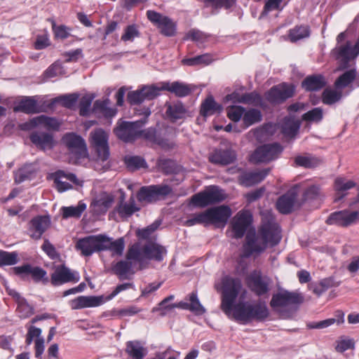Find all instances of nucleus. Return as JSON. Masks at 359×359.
<instances>
[{
    "mask_svg": "<svg viewBox=\"0 0 359 359\" xmlns=\"http://www.w3.org/2000/svg\"><path fill=\"white\" fill-rule=\"evenodd\" d=\"M320 194V188L317 185H311L306 188L302 195V203L316 200Z\"/></svg>",
    "mask_w": 359,
    "mask_h": 359,
    "instance_id": "obj_60",
    "label": "nucleus"
},
{
    "mask_svg": "<svg viewBox=\"0 0 359 359\" xmlns=\"http://www.w3.org/2000/svg\"><path fill=\"white\" fill-rule=\"evenodd\" d=\"M14 111H22L26 114L38 113L39 107L34 97H25L18 102L14 107Z\"/></svg>",
    "mask_w": 359,
    "mask_h": 359,
    "instance_id": "obj_36",
    "label": "nucleus"
},
{
    "mask_svg": "<svg viewBox=\"0 0 359 359\" xmlns=\"http://www.w3.org/2000/svg\"><path fill=\"white\" fill-rule=\"evenodd\" d=\"M133 287V284L131 283L119 284L114 288L112 292L108 295L79 296L70 302V306L71 308L74 310L99 306L104 303L112 299L120 292L128 289H132Z\"/></svg>",
    "mask_w": 359,
    "mask_h": 359,
    "instance_id": "obj_3",
    "label": "nucleus"
},
{
    "mask_svg": "<svg viewBox=\"0 0 359 359\" xmlns=\"http://www.w3.org/2000/svg\"><path fill=\"white\" fill-rule=\"evenodd\" d=\"M29 139L37 148L43 151L52 149L56 144L51 133L41 130L33 131L29 135Z\"/></svg>",
    "mask_w": 359,
    "mask_h": 359,
    "instance_id": "obj_21",
    "label": "nucleus"
},
{
    "mask_svg": "<svg viewBox=\"0 0 359 359\" xmlns=\"http://www.w3.org/2000/svg\"><path fill=\"white\" fill-rule=\"evenodd\" d=\"M186 300H189V303L182 301L172 304L170 307H177L181 309L189 310L196 315H203L205 313L206 310L201 304L196 292L190 293L188 297H186Z\"/></svg>",
    "mask_w": 359,
    "mask_h": 359,
    "instance_id": "obj_24",
    "label": "nucleus"
},
{
    "mask_svg": "<svg viewBox=\"0 0 359 359\" xmlns=\"http://www.w3.org/2000/svg\"><path fill=\"white\" fill-rule=\"evenodd\" d=\"M151 259L144 256L138 249L136 243V270H143L149 267Z\"/></svg>",
    "mask_w": 359,
    "mask_h": 359,
    "instance_id": "obj_62",
    "label": "nucleus"
},
{
    "mask_svg": "<svg viewBox=\"0 0 359 359\" xmlns=\"http://www.w3.org/2000/svg\"><path fill=\"white\" fill-rule=\"evenodd\" d=\"M296 92V86L292 83L282 82L272 86L267 90L264 97L271 104L276 105L285 102L287 100L294 97Z\"/></svg>",
    "mask_w": 359,
    "mask_h": 359,
    "instance_id": "obj_5",
    "label": "nucleus"
},
{
    "mask_svg": "<svg viewBox=\"0 0 359 359\" xmlns=\"http://www.w3.org/2000/svg\"><path fill=\"white\" fill-rule=\"evenodd\" d=\"M133 260H135V244L129 248L126 259L111 264V272L117 276L120 280L130 279L133 274Z\"/></svg>",
    "mask_w": 359,
    "mask_h": 359,
    "instance_id": "obj_14",
    "label": "nucleus"
},
{
    "mask_svg": "<svg viewBox=\"0 0 359 359\" xmlns=\"http://www.w3.org/2000/svg\"><path fill=\"white\" fill-rule=\"evenodd\" d=\"M283 147L280 143L273 142L259 146L251 154L249 161L253 163H269L276 159Z\"/></svg>",
    "mask_w": 359,
    "mask_h": 359,
    "instance_id": "obj_6",
    "label": "nucleus"
},
{
    "mask_svg": "<svg viewBox=\"0 0 359 359\" xmlns=\"http://www.w3.org/2000/svg\"><path fill=\"white\" fill-rule=\"evenodd\" d=\"M35 172L32 165H25L15 172V182L20 184L26 180L32 179Z\"/></svg>",
    "mask_w": 359,
    "mask_h": 359,
    "instance_id": "obj_49",
    "label": "nucleus"
},
{
    "mask_svg": "<svg viewBox=\"0 0 359 359\" xmlns=\"http://www.w3.org/2000/svg\"><path fill=\"white\" fill-rule=\"evenodd\" d=\"M340 282L336 281L334 277L330 276L320 280L318 283L312 285V290L313 293L318 296H320L323 293L331 287H338Z\"/></svg>",
    "mask_w": 359,
    "mask_h": 359,
    "instance_id": "obj_42",
    "label": "nucleus"
},
{
    "mask_svg": "<svg viewBox=\"0 0 359 359\" xmlns=\"http://www.w3.org/2000/svg\"><path fill=\"white\" fill-rule=\"evenodd\" d=\"M245 107L240 105H232L227 108V116L233 122H238L243 117Z\"/></svg>",
    "mask_w": 359,
    "mask_h": 359,
    "instance_id": "obj_58",
    "label": "nucleus"
},
{
    "mask_svg": "<svg viewBox=\"0 0 359 359\" xmlns=\"http://www.w3.org/2000/svg\"><path fill=\"white\" fill-rule=\"evenodd\" d=\"M165 107L166 117L171 123H176L177 121L186 118L187 109L182 102L180 100L173 102H167Z\"/></svg>",
    "mask_w": 359,
    "mask_h": 359,
    "instance_id": "obj_27",
    "label": "nucleus"
},
{
    "mask_svg": "<svg viewBox=\"0 0 359 359\" xmlns=\"http://www.w3.org/2000/svg\"><path fill=\"white\" fill-rule=\"evenodd\" d=\"M241 102L243 104H252L254 106H262L263 104L262 96L256 91L243 94Z\"/></svg>",
    "mask_w": 359,
    "mask_h": 359,
    "instance_id": "obj_55",
    "label": "nucleus"
},
{
    "mask_svg": "<svg viewBox=\"0 0 359 359\" xmlns=\"http://www.w3.org/2000/svg\"><path fill=\"white\" fill-rule=\"evenodd\" d=\"M171 191L172 189L167 184L144 186L137 191L136 197L140 201L152 203L164 198Z\"/></svg>",
    "mask_w": 359,
    "mask_h": 359,
    "instance_id": "obj_7",
    "label": "nucleus"
},
{
    "mask_svg": "<svg viewBox=\"0 0 359 359\" xmlns=\"http://www.w3.org/2000/svg\"><path fill=\"white\" fill-rule=\"evenodd\" d=\"M294 163L296 166L303 167L305 168H313L320 163V161L317 158L299 155L294 158Z\"/></svg>",
    "mask_w": 359,
    "mask_h": 359,
    "instance_id": "obj_51",
    "label": "nucleus"
},
{
    "mask_svg": "<svg viewBox=\"0 0 359 359\" xmlns=\"http://www.w3.org/2000/svg\"><path fill=\"white\" fill-rule=\"evenodd\" d=\"M151 111L149 107L143 108L136 107V116H142L140 119L136 120V139L142 137L146 140L154 143L157 137L156 129L149 128L145 130H139L148 121V118L151 115Z\"/></svg>",
    "mask_w": 359,
    "mask_h": 359,
    "instance_id": "obj_13",
    "label": "nucleus"
},
{
    "mask_svg": "<svg viewBox=\"0 0 359 359\" xmlns=\"http://www.w3.org/2000/svg\"><path fill=\"white\" fill-rule=\"evenodd\" d=\"M355 49L351 48L349 41H347L346 45L341 46L337 52V58L341 57L339 69H344L348 67V62L351 59H354L353 53Z\"/></svg>",
    "mask_w": 359,
    "mask_h": 359,
    "instance_id": "obj_39",
    "label": "nucleus"
},
{
    "mask_svg": "<svg viewBox=\"0 0 359 359\" xmlns=\"http://www.w3.org/2000/svg\"><path fill=\"white\" fill-rule=\"evenodd\" d=\"M86 209V203L83 201H79L76 206H64L60 210L62 218L68 219L70 217L79 218Z\"/></svg>",
    "mask_w": 359,
    "mask_h": 359,
    "instance_id": "obj_44",
    "label": "nucleus"
},
{
    "mask_svg": "<svg viewBox=\"0 0 359 359\" xmlns=\"http://www.w3.org/2000/svg\"><path fill=\"white\" fill-rule=\"evenodd\" d=\"M212 62V57L210 54L205 53L203 55H196L193 57L184 58L181 62L183 65L187 66H197L200 65H208Z\"/></svg>",
    "mask_w": 359,
    "mask_h": 359,
    "instance_id": "obj_48",
    "label": "nucleus"
},
{
    "mask_svg": "<svg viewBox=\"0 0 359 359\" xmlns=\"http://www.w3.org/2000/svg\"><path fill=\"white\" fill-rule=\"evenodd\" d=\"M226 199L224 191L217 185H210L191 198V203L198 208H205L210 205L217 204Z\"/></svg>",
    "mask_w": 359,
    "mask_h": 359,
    "instance_id": "obj_4",
    "label": "nucleus"
},
{
    "mask_svg": "<svg viewBox=\"0 0 359 359\" xmlns=\"http://www.w3.org/2000/svg\"><path fill=\"white\" fill-rule=\"evenodd\" d=\"M125 195L121 193L119 204L116 206L115 211L118 212L122 219H127L135 212V201L133 194L130 196L129 203H124Z\"/></svg>",
    "mask_w": 359,
    "mask_h": 359,
    "instance_id": "obj_38",
    "label": "nucleus"
},
{
    "mask_svg": "<svg viewBox=\"0 0 359 359\" xmlns=\"http://www.w3.org/2000/svg\"><path fill=\"white\" fill-rule=\"evenodd\" d=\"M62 141L71 153V158H75L74 163L87 156V149L83 139L74 133H67Z\"/></svg>",
    "mask_w": 359,
    "mask_h": 359,
    "instance_id": "obj_11",
    "label": "nucleus"
},
{
    "mask_svg": "<svg viewBox=\"0 0 359 359\" xmlns=\"http://www.w3.org/2000/svg\"><path fill=\"white\" fill-rule=\"evenodd\" d=\"M249 290L257 297L268 294L270 291L271 280L267 276H263L260 271H252L245 279Z\"/></svg>",
    "mask_w": 359,
    "mask_h": 359,
    "instance_id": "obj_10",
    "label": "nucleus"
},
{
    "mask_svg": "<svg viewBox=\"0 0 359 359\" xmlns=\"http://www.w3.org/2000/svg\"><path fill=\"white\" fill-rule=\"evenodd\" d=\"M321 98L323 104L332 105L341 100L342 92L327 88L322 93Z\"/></svg>",
    "mask_w": 359,
    "mask_h": 359,
    "instance_id": "obj_46",
    "label": "nucleus"
},
{
    "mask_svg": "<svg viewBox=\"0 0 359 359\" xmlns=\"http://www.w3.org/2000/svg\"><path fill=\"white\" fill-rule=\"evenodd\" d=\"M281 240L280 229L278 224L268 220L262 224L258 233L254 229H250L243 245L244 257H250L254 253L260 254L265 251L268 245L271 247L278 245Z\"/></svg>",
    "mask_w": 359,
    "mask_h": 359,
    "instance_id": "obj_2",
    "label": "nucleus"
},
{
    "mask_svg": "<svg viewBox=\"0 0 359 359\" xmlns=\"http://www.w3.org/2000/svg\"><path fill=\"white\" fill-rule=\"evenodd\" d=\"M358 211L349 212L348 210H340L331 213L325 220L327 225H337L346 227L353 224L358 219Z\"/></svg>",
    "mask_w": 359,
    "mask_h": 359,
    "instance_id": "obj_18",
    "label": "nucleus"
},
{
    "mask_svg": "<svg viewBox=\"0 0 359 359\" xmlns=\"http://www.w3.org/2000/svg\"><path fill=\"white\" fill-rule=\"evenodd\" d=\"M269 172L270 168H264L255 172H244L238 176V181L241 185L250 187L262 182Z\"/></svg>",
    "mask_w": 359,
    "mask_h": 359,
    "instance_id": "obj_25",
    "label": "nucleus"
},
{
    "mask_svg": "<svg viewBox=\"0 0 359 359\" xmlns=\"http://www.w3.org/2000/svg\"><path fill=\"white\" fill-rule=\"evenodd\" d=\"M161 88L174 93L178 97H186L191 93V89L188 85L180 81H174L172 83L161 82Z\"/></svg>",
    "mask_w": 359,
    "mask_h": 359,
    "instance_id": "obj_34",
    "label": "nucleus"
},
{
    "mask_svg": "<svg viewBox=\"0 0 359 359\" xmlns=\"http://www.w3.org/2000/svg\"><path fill=\"white\" fill-rule=\"evenodd\" d=\"M223 109V106L217 103L212 95H208L201 104L200 114L206 118L215 114H221Z\"/></svg>",
    "mask_w": 359,
    "mask_h": 359,
    "instance_id": "obj_33",
    "label": "nucleus"
},
{
    "mask_svg": "<svg viewBox=\"0 0 359 359\" xmlns=\"http://www.w3.org/2000/svg\"><path fill=\"white\" fill-rule=\"evenodd\" d=\"M161 224V220L156 219L147 227L136 230V236L142 239H147Z\"/></svg>",
    "mask_w": 359,
    "mask_h": 359,
    "instance_id": "obj_56",
    "label": "nucleus"
},
{
    "mask_svg": "<svg viewBox=\"0 0 359 359\" xmlns=\"http://www.w3.org/2000/svg\"><path fill=\"white\" fill-rule=\"evenodd\" d=\"M18 262V254L16 252H6L0 250V266H11Z\"/></svg>",
    "mask_w": 359,
    "mask_h": 359,
    "instance_id": "obj_54",
    "label": "nucleus"
},
{
    "mask_svg": "<svg viewBox=\"0 0 359 359\" xmlns=\"http://www.w3.org/2000/svg\"><path fill=\"white\" fill-rule=\"evenodd\" d=\"M206 210L209 224H216L221 223L224 225L226 224L228 219L232 214L231 208L229 206L224 205L210 208Z\"/></svg>",
    "mask_w": 359,
    "mask_h": 359,
    "instance_id": "obj_22",
    "label": "nucleus"
},
{
    "mask_svg": "<svg viewBox=\"0 0 359 359\" xmlns=\"http://www.w3.org/2000/svg\"><path fill=\"white\" fill-rule=\"evenodd\" d=\"M300 126V121L285 117L281 126V133L285 137L294 138L299 132Z\"/></svg>",
    "mask_w": 359,
    "mask_h": 359,
    "instance_id": "obj_37",
    "label": "nucleus"
},
{
    "mask_svg": "<svg viewBox=\"0 0 359 359\" xmlns=\"http://www.w3.org/2000/svg\"><path fill=\"white\" fill-rule=\"evenodd\" d=\"M104 237L105 238L104 245L106 247L104 251L109 250L114 255H122L125 248L123 238H119L116 241H113L112 238H110L105 234H104Z\"/></svg>",
    "mask_w": 359,
    "mask_h": 359,
    "instance_id": "obj_40",
    "label": "nucleus"
},
{
    "mask_svg": "<svg viewBox=\"0 0 359 359\" xmlns=\"http://www.w3.org/2000/svg\"><path fill=\"white\" fill-rule=\"evenodd\" d=\"M161 82L157 84L140 85L136 90V107L144 101H151L161 95Z\"/></svg>",
    "mask_w": 359,
    "mask_h": 359,
    "instance_id": "obj_19",
    "label": "nucleus"
},
{
    "mask_svg": "<svg viewBox=\"0 0 359 359\" xmlns=\"http://www.w3.org/2000/svg\"><path fill=\"white\" fill-rule=\"evenodd\" d=\"M302 118L308 122L320 123L323 118V110L321 107H315L304 114Z\"/></svg>",
    "mask_w": 359,
    "mask_h": 359,
    "instance_id": "obj_53",
    "label": "nucleus"
},
{
    "mask_svg": "<svg viewBox=\"0 0 359 359\" xmlns=\"http://www.w3.org/2000/svg\"><path fill=\"white\" fill-rule=\"evenodd\" d=\"M197 224H203L204 226L209 224L207 210L194 215L185 222V225L187 226H191Z\"/></svg>",
    "mask_w": 359,
    "mask_h": 359,
    "instance_id": "obj_57",
    "label": "nucleus"
},
{
    "mask_svg": "<svg viewBox=\"0 0 359 359\" xmlns=\"http://www.w3.org/2000/svg\"><path fill=\"white\" fill-rule=\"evenodd\" d=\"M31 275L33 280L36 283L42 281L43 284H46L49 282V278L46 276V271L41 267L33 266V269L31 271Z\"/></svg>",
    "mask_w": 359,
    "mask_h": 359,
    "instance_id": "obj_61",
    "label": "nucleus"
},
{
    "mask_svg": "<svg viewBox=\"0 0 359 359\" xmlns=\"http://www.w3.org/2000/svg\"><path fill=\"white\" fill-rule=\"evenodd\" d=\"M70 31L71 28L66 25H61L55 27L53 32L55 39L64 40L70 36Z\"/></svg>",
    "mask_w": 359,
    "mask_h": 359,
    "instance_id": "obj_63",
    "label": "nucleus"
},
{
    "mask_svg": "<svg viewBox=\"0 0 359 359\" xmlns=\"http://www.w3.org/2000/svg\"><path fill=\"white\" fill-rule=\"evenodd\" d=\"M357 76L355 69H351L341 74L334 81V86L336 89H344L352 83Z\"/></svg>",
    "mask_w": 359,
    "mask_h": 359,
    "instance_id": "obj_41",
    "label": "nucleus"
},
{
    "mask_svg": "<svg viewBox=\"0 0 359 359\" xmlns=\"http://www.w3.org/2000/svg\"><path fill=\"white\" fill-rule=\"evenodd\" d=\"M104 234L88 236L78 240L76 248L80 250L82 255L89 257L94 252L104 251Z\"/></svg>",
    "mask_w": 359,
    "mask_h": 359,
    "instance_id": "obj_8",
    "label": "nucleus"
},
{
    "mask_svg": "<svg viewBox=\"0 0 359 359\" xmlns=\"http://www.w3.org/2000/svg\"><path fill=\"white\" fill-rule=\"evenodd\" d=\"M138 249L147 258L156 262H161L167 253L164 246L153 241H148L142 247L138 245Z\"/></svg>",
    "mask_w": 359,
    "mask_h": 359,
    "instance_id": "obj_23",
    "label": "nucleus"
},
{
    "mask_svg": "<svg viewBox=\"0 0 359 359\" xmlns=\"http://www.w3.org/2000/svg\"><path fill=\"white\" fill-rule=\"evenodd\" d=\"M90 143L99 160L104 161L108 159L109 156L108 135L102 129H96L90 133Z\"/></svg>",
    "mask_w": 359,
    "mask_h": 359,
    "instance_id": "obj_15",
    "label": "nucleus"
},
{
    "mask_svg": "<svg viewBox=\"0 0 359 359\" xmlns=\"http://www.w3.org/2000/svg\"><path fill=\"white\" fill-rule=\"evenodd\" d=\"M297 197V191L295 189H290L278 198L276 202L277 210L281 214L287 215L291 213L293 210Z\"/></svg>",
    "mask_w": 359,
    "mask_h": 359,
    "instance_id": "obj_28",
    "label": "nucleus"
},
{
    "mask_svg": "<svg viewBox=\"0 0 359 359\" xmlns=\"http://www.w3.org/2000/svg\"><path fill=\"white\" fill-rule=\"evenodd\" d=\"M236 160V154L231 149H216L209 156V161L215 165H227Z\"/></svg>",
    "mask_w": 359,
    "mask_h": 359,
    "instance_id": "obj_26",
    "label": "nucleus"
},
{
    "mask_svg": "<svg viewBox=\"0 0 359 359\" xmlns=\"http://www.w3.org/2000/svg\"><path fill=\"white\" fill-rule=\"evenodd\" d=\"M41 248L50 259H55L59 257V254L57 252L55 248L48 240L46 239L44 241Z\"/></svg>",
    "mask_w": 359,
    "mask_h": 359,
    "instance_id": "obj_64",
    "label": "nucleus"
},
{
    "mask_svg": "<svg viewBox=\"0 0 359 359\" xmlns=\"http://www.w3.org/2000/svg\"><path fill=\"white\" fill-rule=\"evenodd\" d=\"M262 120V112L257 109H250L244 112L243 122L245 128L259 123Z\"/></svg>",
    "mask_w": 359,
    "mask_h": 359,
    "instance_id": "obj_47",
    "label": "nucleus"
},
{
    "mask_svg": "<svg viewBox=\"0 0 359 359\" xmlns=\"http://www.w3.org/2000/svg\"><path fill=\"white\" fill-rule=\"evenodd\" d=\"M79 95L76 93L64 95L54 98L51 104L60 102L65 107L71 109L77 102Z\"/></svg>",
    "mask_w": 359,
    "mask_h": 359,
    "instance_id": "obj_52",
    "label": "nucleus"
},
{
    "mask_svg": "<svg viewBox=\"0 0 359 359\" xmlns=\"http://www.w3.org/2000/svg\"><path fill=\"white\" fill-rule=\"evenodd\" d=\"M325 77L320 74L307 76L301 83V87L306 92L319 91L327 86Z\"/></svg>",
    "mask_w": 359,
    "mask_h": 359,
    "instance_id": "obj_29",
    "label": "nucleus"
},
{
    "mask_svg": "<svg viewBox=\"0 0 359 359\" xmlns=\"http://www.w3.org/2000/svg\"><path fill=\"white\" fill-rule=\"evenodd\" d=\"M66 179L75 184H79V180L76 176L73 173H67L64 170H58L55 173L54 183L55 184L56 188L60 192H63L72 188V186L63 179Z\"/></svg>",
    "mask_w": 359,
    "mask_h": 359,
    "instance_id": "obj_32",
    "label": "nucleus"
},
{
    "mask_svg": "<svg viewBox=\"0 0 359 359\" xmlns=\"http://www.w3.org/2000/svg\"><path fill=\"white\" fill-rule=\"evenodd\" d=\"M222 285L221 309L226 316H230L233 311V318L245 323L252 320L262 322L269 317V311L264 302L255 305L248 302H239L235 304L242 287L241 280L238 278L224 276L222 280Z\"/></svg>",
    "mask_w": 359,
    "mask_h": 359,
    "instance_id": "obj_1",
    "label": "nucleus"
},
{
    "mask_svg": "<svg viewBox=\"0 0 359 359\" xmlns=\"http://www.w3.org/2000/svg\"><path fill=\"white\" fill-rule=\"evenodd\" d=\"M304 301V298L302 294L283 290L273 294L270 306L273 309L287 306H294L298 308Z\"/></svg>",
    "mask_w": 359,
    "mask_h": 359,
    "instance_id": "obj_12",
    "label": "nucleus"
},
{
    "mask_svg": "<svg viewBox=\"0 0 359 359\" xmlns=\"http://www.w3.org/2000/svg\"><path fill=\"white\" fill-rule=\"evenodd\" d=\"M79 274L76 271H72L65 265L57 266L50 276V281L53 286L79 280Z\"/></svg>",
    "mask_w": 359,
    "mask_h": 359,
    "instance_id": "obj_17",
    "label": "nucleus"
},
{
    "mask_svg": "<svg viewBox=\"0 0 359 359\" xmlns=\"http://www.w3.org/2000/svg\"><path fill=\"white\" fill-rule=\"evenodd\" d=\"M310 27L308 25H297L288 31L287 37L292 43H295L301 39L310 36Z\"/></svg>",
    "mask_w": 359,
    "mask_h": 359,
    "instance_id": "obj_43",
    "label": "nucleus"
},
{
    "mask_svg": "<svg viewBox=\"0 0 359 359\" xmlns=\"http://www.w3.org/2000/svg\"><path fill=\"white\" fill-rule=\"evenodd\" d=\"M355 185L356 184L352 180L346 181L344 178H337L334 181V188L337 191L334 201H341L346 196V194H343V192L355 187Z\"/></svg>",
    "mask_w": 359,
    "mask_h": 359,
    "instance_id": "obj_45",
    "label": "nucleus"
},
{
    "mask_svg": "<svg viewBox=\"0 0 359 359\" xmlns=\"http://www.w3.org/2000/svg\"><path fill=\"white\" fill-rule=\"evenodd\" d=\"M114 133L125 142H132L135 140V122L122 121L114 130Z\"/></svg>",
    "mask_w": 359,
    "mask_h": 359,
    "instance_id": "obj_31",
    "label": "nucleus"
},
{
    "mask_svg": "<svg viewBox=\"0 0 359 359\" xmlns=\"http://www.w3.org/2000/svg\"><path fill=\"white\" fill-rule=\"evenodd\" d=\"M16 312L19 318L25 319L34 314V309L27 302V299L25 298L17 303Z\"/></svg>",
    "mask_w": 359,
    "mask_h": 359,
    "instance_id": "obj_50",
    "label": "nucleus"
},
{
    "mask_svg": "<svg viewBox=\"0 0 359 359\" xmlns=\"http://www.w3.org/2000/svg\"><path fill=\"white\" fill-rule=\"evenodd\" d=\"M94 99L92 95H86L79 101V114L81 116H87L90 113V106Z\"/></svg>",
    "mask_w": 359,
    "mask_h": 359,
    "instance_id": "obj_59",
    "label": "nucleus"
},
{
    "mask_svg": "<svg viewBox=\"0 0 359 359\" xmlns=\"http://www.w3.org/2000/svg\"><path fill=\"white\" fill-rule=\"evenodd\" d=\"M113 201V196L104 192L93 200L90 208L94 215H100L104 214L111 207Z\"/></svg>",
    "mask_w": 359,
    "mask_h": 359,
    "instance_id": "obj_30",
    "label": "nucleus"
},
{
    "mask_svg": "<svg viewBox=\"0 0 359 359\" xmlns=\"http://www.w3.org/2000/svg\"><path fill=\"white\" fill-rule=\"evenodd\" d=\"M147 17L159 29L162 35L167 37L176 35L177 25L169 17L151 10L147 11Z\"/></svg>",
    "mask_w": 359,
    "mask_h": 359,
    "instance_id": "obj_9",
    "label": "nucleus"
},
{
    "mask_svg": "<svg viewBox=\"0 0 359 359\" xmlns=\"http://www.w3.org/2000/svg\"><path fill=\"white\" fill-rule=\"evenodd\" d=\"M30 124L34 127L39 128V130L44 128L47 130H57L60 128V123L56 118L44 115L32 118Z\"/></svg>",
    "mask_w": 359,
    "mask_h": 359,
    "instance_id": "obj_35",
    "label": "nucleus"
},
{
    "mask_svg": "<svg viewBox=\"0 0 359 359\" xmlns=\"http://www.w3.org/2000/svg\"><path fill=\"white\" fill-rule=\"evenodd\" d=\"M252 222V215L248 210L239 212L231 223L233 237L240 239L244 236Z\"/></svg>",
    "mask_w": 359,
    "mask_h": 359,
    "instance_id": "obj_16",
    "label": "nucleus"
},
{
    "mask_svg": "<svg viewBox=\"0 0 359 359\" xmlns=\"http://www.w3.org/2000/svg\"><path fill=\"white\" fill-rule=\"evenodd\" d=\"M50 225L48 215H38L31 219L29 223V233L32 238L39 240Z\"/></svg>",
    "mask_w": 359,
    "mask_h": 359,
    "instance_id": "obj_20",
    "label": "nucleus"
}]
</instances>
